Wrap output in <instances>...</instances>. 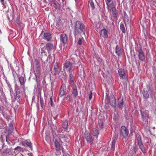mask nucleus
<instances>
[{"label": "nucleus", "mask_w": 156, "mask_h": 156, "mask_svg": "<svg viewBox=\"0 0 156 156\" xmlns=\"http://www.w3.org/2000/svg\"><path fill=\"white\" fill-rule=\"evenodd\" d=\"M74 35L76 38V35L83 32L85 34V29L83 23L79 21H76L74 27Z\"/></svg>", "instance_id": "nucleus-1"}, {"label": "nucleus", "mask_w": 156, "mask_h": 156, "mask_svg": "<svg viewBox=\"0 0 156 156\" xmlns=\"http://www.w3.org/2000/svg\"><path fill=\"white\" fill-rule=\"evenodd\" d=\"M75 64L73 63L71 60L66 61L64 64L63 70L68 73H73L75 68Z\"/></svg>", "instance_id": "nucleus-2"}, {"label": "nucleus", "mask_w": 156, "mask_h": 156, "mask_svg": "<svg viewBox=\"0 0 156 156\" xmlns=\"http://www.w3.org/2000/svg\"><path fill=\"white\" fill-rule=\"evenodd\" d=\"M85 137L87 143H90V144L94 143V137L92 136L89 133L86 132L85 133Z\"/></svg>", "instance_id": "nucleus-3"}, {"label": "nucleus", "mask_w": 156, "mask_h": 156, "mask_svg": "<svg viewBox=\"0 0 156 156\" xmlns=\"http://www.w3.org/2000/svg\"><path fill=\"white\" fill-rule=\"evenodd\" d=\"M138 56L140 60L142 61H144L145 60L144 52L141 48L137 50Z\"/></svg>", "instance_id": "nucleus-4"}, {"label": "nucleus", "mask_w": 156, "mask_h": 156, "mask_svg": "<svg viewBox=\"0 0 156 156\" xmlns=\"http://www.w3.org/2000/svg\"><path fill=\"white\" fill-rule=\"evenodd\" d=\"M129 132L125 126H122L121 127L120 130V134L123 137H125L128 135Z\"/></svg>", "instance_id": "nucleus-5"}, {"label": "nucleus", "mask_w": 156, "mask_h": 156, "mask_svg": "<svg viewBox=\"0 0 156 156\" xmlns=\"http://www.w3.org/2000/svg\"><path fill=\"white\" fill-rule=\"evenodd\" d=\"M41 68H35V74L36 76V81L37 83H39L41 80V79L40 77V72Z\"/></svg>", "instance_id": "nucleus-6"}, {"label": "nucleus", "mask_w": 156, "mask_h": 156, "mask_svg": "<svg viewBox=\"0 0 156 156\" xmlns=\"http://www.w3.org/2000/svg\"><path fill=\"white\" fill-rule=\"evenodd\" d=\"M105 2L109 11H111L114 6L112 0H105Z\"/></svg>", "instance_id": "nucleus-7"}, {"label": "nucleus", "mask_w": 156, "mask_h": 156, "mask_svg": "<svg viewBox=\"0 0 156 156\" xmlns=\"http://www.w3.org/2000/svg\"><path fill=\"white\" fill-rule=\"evenodd\" d=\"M60 40L64 45H65L67 41V37L66 35L65 34H60Z\"/></svg>", "instance_id": "nucleus-8"}, {"label": "nucleus", "mask_w": 156, "mask_h": 156, "mask_svg": "<svg viewBox=\"0 0 156 156\" xmlns=\"http://www.w3.org/2000/svg\"><path fill=\"white\" fill-rule=\"evenodd\" d=\"M51 5L56 9H60V4L55 0H53L50 2Z\"/></svg>", "instance_id": "nucleus-9"}, {"label": "nucleus", "mask_w": 156, "mask_h": 156, "mask_svg": "<svg viewBox=\"0 0 156 156\" xmlns=\"http://www.w3.org/2000/svg\"><path fill=\"white\" fill-rule=\"evenodd\" d=\"M109 102L111 105L114 108L116 106V100L115 97L113 95L111 96L109 99Z\"/></svg>", "instance_id": "nucleus-10"}, {"label": "nucleus", "mask_w": 156, "mask_h": 156, "mask_svg": "<svg viewBox=\"0 0 156 156\" xmlns=\"http://www.w3.org/2000/svg\"><path fill=\"white\" fill-rule=\"evenodd\" d=\"M71 85V86L72 88V94L73 95L74 97H76L78 95V92L76 89V85L75 84Z\"/></svg>", "instance_id": "nucleus-11"}, {"label": "nucleus", "mask_w": 156, "mask_h": 156, "mask_svg": "<svg viewBox=\"0 0 156 156\" xmlns=\"http://www.w3.org/2000/svg\"><path fill=\"white\" fill-rule=\"evenodd\" d=\"M66 90V86L65 84H62L60 89V95L61 97L62 96L65 94Z\"/></svg>", "instance_id": "nucleus-12"}, {"label": "nucleus", "mask_w": 156, "mask_h": 156, "mask_svg": "<svg viewBox=\"0 0 156 156\" xmlns=\"http://www.w3.org/2000/svg\"><path fill=\"white\" fill-rule=\"evenodd\" d=\"M15 90L16 93V98H19L20 97L19 94L20 92V89L19 87L16 84H15Z\"/></svg>", "instance_id": "nucleus-13"}, {"label": "nucleus", "mask_w": 156, "mask_h": 156, "mask_svg": "<svg viewBox=\"0 0 156 156\" xmlns=\"http://www.w3.org/2000/svg\"><path fill=\"white\" fill-rule=\"evenodd\" d=\"M118 73L120 77L122 78L125 79L126 78V75L125 71L123 69H119L118 70Z\"/></svg>", "instance_id": "nucleus-14"}, {"label": "nucleus", "mask_w": 156, "mask_h": 156, "mask_svg": "<svg viewBox=\"0 0 156 156\" xmlns=\"http://www.w3.org/2000/svg\"><path fill=\"white\" fill-rule=\"evenodd\" d=\"M108 31L105 29H104L101 30L100 31V34L104 38L108 37Z\"/></svg>", "instance_id": "nucleus-15"}, {"label": "nucleus", "mask_w": 156, "mask_h": 156, "mask_svg": "<svg viewBox=\"0 0 156 156\" xmlns=\"http://www.w3.org/2000/svg\"><path fill=\"white\" fill-rule=\"evenodd\" d=\"M51 38V34L49 33L46 32L43 34V38L48 41H49Z\"/></svg>", "instance_id": "nucleus-16"}, {"label": "nucleus", "mask_w": 156, "mask_h": 156, "mask_svg": "<svg viewBox=\"0 0 156 156\" xmlns=\"http://www.w3.org/2000/svg\"><path fill=\"white\" fill-rule=\"evenodd\" d=\"M19 80L20 82V85L23 88H24L25 80L24 77L22 76L19 77Z\"/></svg>", "instance_id": "nucleus-17"}, {"label": "nucleus", "mask_w": 156, "mask_h": 156, "mask_svg": "<svg viewBox=\"0 0 156 156\" xmlns=\"http://www.w3.org/2000/svg\"><path fill=\"white\" fill-rule=\"evenodd\" d=\"M112 139V141L111 144V150L112 151H114L115 149V144L116 143V141L117 139V138L115 136L113 137Z\"/></svg>", "instance_id": "nucleus-18"}, {"label": "nucleus", "mask_w": 156, "mask_h": 156, "mask_svg": "<svg viewBox=\"0 0 156 156\" xmlns=\"http://www.w3.org/2000/svg\"><path fill=\"white\" fill-rule=\"evenodd\" d=\"M123 98L120 97L118 99V103L119 107L122 108L123 106Z\"/></svg>", "instance_id": "nucleus-19"}, {"label": "nucleus", "mask_w": 156, "mask_h": 156, "mask_svg": "<svg viewBox=\"0 0 156 156\" xmlns=\"http://www.w3.org/2000/svg\"><path fill=\"white\" fill-rule=\"evenodd\" d=\"M70 79V83L71 85L75 84L74 82L73 73H68Z\"/></svg>", "instance_id": "nucleus-20"}, {"label": "nucleus", "mask_w": 156, "mask_h": 156, "mask_svg": "<svg viewBox=\"0 0 156 156\" xmlns=\"http://www.w3.org/2000/svg\"><path fill=\"white\" fill-rule=\"evenodd\" d=\"M121 51L122 50L120 47L117 45L115 49V52L118 56H120L121 54Z\"/></svg>", "instance_id": "nucleus-21"}, {"label": "nucleus", "mask_w": 156, "mask_h": 156, "mask_svg": "<svg viewBox=\"0 0 156 156\" xmlns=\"http://www.w3.org/2000/svg\"><path fill=\"white\" fill-rule=\"evenodd\" d=\"M45 47L47 50L49 51L53 48V44L48 43L46 44Z\"/></svg>", "instance_id": "nucleus-22"}, {"label": "nucleus", "mask_w": 156, "mask_h": 156, "mask_svg": "<svg viewBox=\"0 0 156 156\" xmlns=\"http://www.w3.org/2000/svg\"><path fill=\"white\" fill-rule=\"evenodd\" d=\"M112 10V11L113 17L114 18H116L118 16V12L115 8L113 6L112 9L111 10Z\"/></svg>", "instance_id": "nucleus-23"}, {"label": "nucleus", "mask_w": 156, "mask_h": 156, "mask_svg": "<svg viewBox=\"0 0 156 156\" xmlns=\"http://www.w3.org/2000/svg\"><path fill=\"white\" fill-rule=\"evenodd\" d=\"M138 145L139 147V148L142 151L143 153H145L146 152L145 147L142 144V142H140L138 143Z\"/></svg>", "instance_id": "nucleus-24"}, {"label": "nucleus", "mask_w": 156, "mask_h": 156, "mask_svg": "<svg viewBox=\"0 0 156 156\" xmlns=\"http://www.w3.org/2000/svg\"><path fill=\"white\" fill-rule=\"evenodd\" d=\"M92 134L94 136H96V138L97 139L98 138V136L99 134V133L98 130L96 128H93V129Z\"/></svg>", "instance_id": "nucleus-25"}, {"label": "nucleus", "mask_w": 156, "mask_h": 156, "mask_svg": "<svg viewBox=\"0 0 156 156\" xmlns=\"http://www.w3.org/2000/svg\"><path fill=\"white\" fill-rule=\"evenodd\" d=\"M55 144L57 151H59L60 149V144L57 140L55 141Z\"/></svg>", "instance_id": "nucleus-26"}, {"label": "nucleus", "mask_w": 156, "mask_h": 156, "mask_svg": "<svg viewBox=\"0 0 156 156\" xmlns=\"http://www.w3.org/2000/svg\"><path fill=\"white\" fill-rule=\"evenodd\" d=\"M77 35H76V38L75 37L76 41V42L79 45H81L82 44V41L83 40V38H81L78 39V38H77Z\"/></svg>", "instance_id": "nucleus-27"}, {"label": "nucleus", "mask_w": 156, "mask_h": 156, "mask_svg": "<svg viewBox=\"0 0 156 156\" xmlns=\"http://www.w3.org/2000/svg\"><path fill=\"white\" fill-rule=\"evenodd\" d=\"M68 123V121L65 120L62 125V127L65 130H66L67 129Z\"/></svg>", "instance_id": "nucleus-28"}, {"label": "nucleus", "mask_w": 156, "mask_h": 156, "mask_svg": "<svg viewBox=\"0 0 156 156\" xmlns=\"http://www.w3.org/2000/svg\"><path fill=\"white\" fill-rule=\"evenodd\" d=\"M143 96L144 98L147 99L149 97V94L148 91L145 90L143 91Z\"/></svg>", "instance_id": "nucleus-29"}, {"label": "nucleus", "mask_w": 156, "mask_h": 156, "mask_svg": "<svg viewBox=\"0 0 156 156\" xmlns=\"http://www.w3.org/2000/svg\"><path fill=\"white\" fill-rule=\"evenodd\" d=\"M141 113L143 120H146L147 119V115L146 114H145L144 112H141Z\"/></svg>", "instance_id": "nucleus-30"}, {"label": "nucleus", "mask_w": 156, "mask_h": 156, "mask_svg": "<svg viewBox=\"0 0 156 156\" xmlns=\"http://www.w3.org/2000/svg\"><path fill=\"white\" fill-rule=\"evenodd\" d=\"M0 1L2 5L3 9L6 8V2L4 0H0Z\"/></svg>", "instance_id": "nucleus-31"}, {"label": "nucleus", "mask_w": 156, "mask_h": 156, "mask_svg": "<svg viewBox=\"0 0 156 156\" xmlns=\"http://www.w3.org/2000/svg\"><path fill=\"white\" fill-rule=\"evenodd\" d=\"M58 64L57 62H56L55 63L54 65V71L55 73H57L58 72Z\"/></svg>", "instance_id": "nucleus-32"}, {"label": "nucleus", "mask_w": 156, "mask_h": 156, "mask_svg": "<svg viewBox=\"0 0 156 156\" xmlns=\"http://www.w3.org/2000/svg\"><path fill=\"white\" fill-rule=\"evenodd\" d=\"M1 94L2 96V97L1 98H0V100H1V101H2L3 100L5 101L6 100V98L4 92H1Z\"/></svg>", "instance_id": "nucleus-33"}, {"label": "nucleus", "mask_w": 156, "mask_h": 156, "mask_svg": "<svg viewBox=\"0 0 156 156\" xmlns=\"http://www.w3.org/2000/svg\"><path fill=\"white\" fill-rule=\"evenodd\" d=\"M120 28L123 33H125L126 31L124 25L123 24H121L120 25Z\"/></svg>", "instance_id": "nucleus-34"}, {"label": "nucleus", "mask_w": 156, "mask_h": 156, "mask_svg": "<svg viewBox=\"0 0 156 156\" xmlns=\"http://www.w3.org/2000/svg\"><path fill=\"white\" fill-rule=\"evenodd\" d=\"M26 145L32 150V144L30 142L28 141H26Z\"/></svg>", "instance_id": "nucleus-35"}, {"label": "nucleus", "mask_w": 156, "mask_h": 156, "mask_svg": "<svg viewBox=\"0 0 156 156\" xmlns=\"http://www.w3.org/2000/svg\"><path fill=\"white\" fill-rule=\"evenodd\" d=\"M136 140H137V142H138V144L140 142H142L141 140V137L139 135H138V134L136 135Z\"/></svg>", "instance_id": "nucleus-36"}, {"label": "nucleus", "mask_w": 156, "mask_h": 156, "mask_svg": "<svg viewBox=\"0 0 156 156\" xmlns=\"http://www.w3.org/2000/svg\"><path fill=\"white\" fill-rule=\"evenodd\" d=\"M89 2L90 6L93 9L94 8V4L93 0H89Z\"/></svg>", "instance_id": "nucleus-37"}, {"label": "nucleus", "mask_w": 156, "mask_h": 156, "mask_svg": "<svg viewBox=\"0 0 156 156\" xmlns=\"http://www.w3.org/2000/svg\"><path fill=\"white\" fill-rule=\"evenodd\" d=\"M40 103L41 106L42 107L43 105L44 104V101L42 98L41 97V95H40Z\"/></svg>", "instance_id": "nucleus-38"}, {"label": "nucleus", "mask_w": 156, "mask_h": 156, "mask_svg": "<svg viewBox=\"0 0 156 156\" xmlns=\"http://www.w3.org/2000/svg\"><path fill=\"white\" fill-rule=\"evenodd\" d=\"M13 129V125L12 124H10L9 125V130L11 131H12Z\"/></svg>", "instance_id": "nucleus-39"}, {"label": "nucleus", "mask_w": 156, "mask_h": 156, "mask_svg": "<svg viewBox=\"0 0 156 156\" xmlns=\"http://www.w3.org/2000/svg\"><path fill=\"white\" fill-rule=\"evenodd\" d=\"M22 148L20 146H17L15 148L14 150H18V151H21Z\"/></svg>", "instance_id": "nucleus-40"}, {"label": "nucleus", "mask_w": 156, "mask_h": 156, "mask_svg": "<svg viewBox=\"0 0 156 156\" xmlns=\"http://www.w3.org/2000/svg\"><path fill=\"white\" fill-rule=\"evenodd\" d=\"M71 96L70 95H68L66 97V99L67 100H69L71 98Z\"/></svg>", "instance_id": "nucleus-41"}, {"label": "nucleus", "mask_w": 156, "mask_h": 156, "mask_svg": "<svg viewBox=\"0 0 156 156\" xmlns=\"http://www.w3.org/2000/svg\"><path fill=\"white\" fill-rule=\"evenodd\" d=\"M92 98V92L91 91L90 92V94L89 97V98L90 100H91Z\"/></svg>", "instance_id": "nucleus-42"}, {"label": "nucleus", "mask_w": 156, "mask_h": 156, "mask_svg": "<svg viewBox=\"0 0 156 156\" xmlns=\"http://www.w3.org/2000/svg\"><path fill=\"white\" fill-rule=\"evenodd\" d=\"M2 114L3 116L4 117V118L7 119H9V118L7 117V116L6 115H5L4 114V112H2Z\"/></svg>", "instance_id": "nucleus-43"}, {"label": "nucleus", "mask_w": 156, "mask_h": 156, "mask_svg": "<svg viewBox=\"0 0 156 156\" xmlns=\"http://www.w3.org/2000/svg\"><path fill=\"white\" fill-rule=\"evenodd\" d=\"M98 123H99V125L100 127L101 128H102V127L103 126V124L102 122H100L99 121Z\"/></svg>", "instance_id": "nucleus-44"}, {"label": "nucleus", "mask_w": 156, "mask_h": 156, "mask_svg": "<svg viewBox=\"0 0 156 156\" xmlns=\"http://www.w3.org/2000/svg\"><path fill=\"white\" fill-rule=\"evenodd\" d=\"M50 104L51 106L53 105L52 98L51 97L50 98Z\"/></svg>", "instance_id": "nucleus-45"}, {"label": "nucleus", "mask_w": 156, "mask_h": 156, "mask_svg": "<svg viewBox=\"0 0 156 156\" xmlns=\"http://www.w3.org/2000/svg\"><path fill=\"white\" fill-rule=\"evenodd\" d=\"M97 59L98 60L99 62H101V59L99 58V56H97Z\"/></svg>", "instance_id": "nucleus-46"}, {"label": "nucleus", "mask_w": 156, "mask_h": 156, "mask_svg": "<svg viewBox=\"0 0 156 156\" xmlns=\"http://www.w3.org/2000/svg\"><path fill=\"white\" fill-rule=\"evenodd\" d=\"M35 68H41L40 65H36Z\"/></svg>", "instance_id": "nucleus-47"}, {"label": "nucleus", "mask_w": 156, "mask_h": 156, "mask_svg": "<svg viewBox=\"0 0 156 156\" xmlns=\"http://www.w3.org/2000/svg\"><path fill=\"white\" fill-rule=\"evenodd\" d=\"M44 52V55H45V52L44 51V50H43V49H41V53H43Z\"/></svg>", "instance_id": "nucleus-48"}, {"label": "nucleus", "mask_w": 156, "mask_h": 156, "mask_svg": "<svg viewBox=\"0 0 156 156\" xmlns=\"http://www.w3.org/2000/svg\"><path fill=\"white\" fill-rule=\"evenodd\" d=\"M77 63L79 65L78 66H77V67L78 68V67H80V65L81 64V63H80V62L79 61H78Z\"/></svg>", "instance_id": "nucleus-49"}, {"label": "nucleus", "mask_w": 156, "mask_h": 156, "mask_svg": "<svg viewBox=\"0 0 156 156\" xmlns=\"http://www.w3.org/2000/svg\"><path fill=\"white\" fill-rule=\"evenodd\" d=\"M35 64H36V65H40L39 62H38L36 61Z\"/></svg>", "instance_id": "nucleus-50"}, {"label": "nucleus", "mask_w": 156, "mask_h": 156, "mask_svg": "<svg viewBox=\"0 0 156 156\" xmlns=\"http://www.w3.org/2000/svg\"><path fill=\"white\" fill-rule=\"evenodd\" d=\"M108 96L107 95L106 97V100H107L108 101Z\"/></svg>", "instance_id": "nucleus-51"}, {"label": "nucleus", "mask_w": 156, "mask_h": 156, "mask_svg": "<svg viewBox=\"0 0 156 156\" xmlns=\"http://www.w3.org/2000/svg\"><path fill=\"white\" fill-rule=\"evenodd\" d=\"M58 132H61L62 131V130H60V129H59V130H58Z\"/></svg>", "instance_id": "nucleus-52"}, {"label": "nucleus", "mask_w": 156, "mask_h": 156, "mask_svg": "<svg viewBox=\"0 0 156 156\" xmlns=\"http://www.w3.org/2000/svg\"><path fill=\"white\" fill-rule=\"evenodd\" d=\"M8 9H7V11H5V12H8Z\"/></svg>", "instance_id": "nucleus-53"}, {"label": "nucleus", "mask_w": 156, "mask_h": 156, "mask_svg": "<svg viewBox=\"0 0 156 156\" xmlns=\"http://www.w3.org/2000/svg\"><path fill=\"white\" fill-rule=\"evenodd\" d=\"M75 2L76 3L77 2V0H74Z\"/></svg>", "instance_id": "nucleus-54"}, {"label": "nucleus", "mask_w": 156, "mask_h": 156, "mask_svg": "<svg viewBox=\"0 0 156 156\" xmlns=\"http://www.w3.org/2000/svg\"><path fill=\"white\" fill-rule=\"evenodd\" d=\"M6 140L7 141L8 140H7V138H6Z\"/></svg>", "instance_id": "nucleus-55"}, {"label": "nucleus", "mask_w": 156, "mask_h": 156, "mask_svg": "<svg viewBox=\"0 0 156 156\" xmlns=\"http://www.w3.org/2000/svg\"><path fill=\"white\" fill-rule=\"evenodd\" d=\"M62 139H63V138L62 137H61V138Z\"/></svg>", "instance_id": "nucleus-56"}, {"label": "nucleus", "mask_w": 156, "mask_h": 156, "mask_svg": "<svg viewBox=\"0 0 156 156\" xmlns=\"http://www.w3.org/2000/svg\"><path fill=\"white\" fill-rule=\"evenodd\" d=\"M43 34V32H42V33H41V34Z\"/></svg>", "instance_id": "nucleus-57"}]
</instances>
